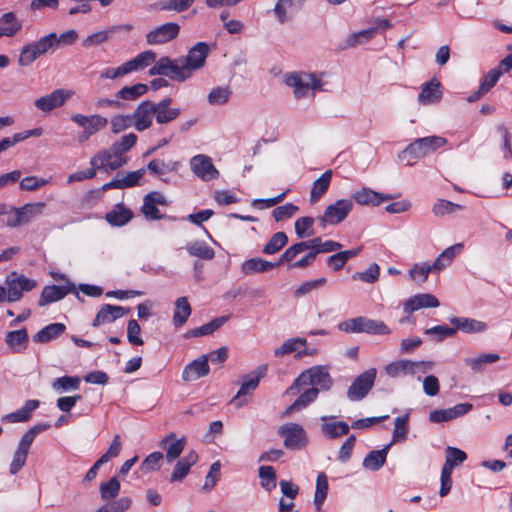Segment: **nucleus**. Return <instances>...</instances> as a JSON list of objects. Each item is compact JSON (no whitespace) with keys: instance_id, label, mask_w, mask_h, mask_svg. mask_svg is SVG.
Instances as JSON below:
<instances>
[{"instance_id":"5701e85b","label":"nucleus","mask_w":512,"mask_h":512,"mask_svg":"<svg viewBox=\"0 0 512 512\" xmlns=\"http://www.w3.org/2000/svg\"><path fill=\"white\" fill-rule=\"evenodd\" d=\"M172 99L165 97L158 103L153 102L154 116L158 124H167L175 120L181 113L177 107H170Z\"/></svg>"},{"instance_id":"0eeeda50","label":"nucleus","mask_w":512,"mask_h":512,"mask_svg":"<svg viewBox=\"0 0 512 512\" xmlns=\"http://www.w3.org/2000/svg\"><path fill=\"white\" fill-rule=\"evenodd\" d=\"M266 372L267 366L261 365L242 377L240 389L231 401L237 408L249 402L250 399L247 396L258 387L260 379L266 375Z\"/></svg>"},{"instance_id":"a19ab883","label":"nucleus","mask_w":512,"mask_h":512,"mask_svg":"<svg viewBox=\"0 0 512 512\" xmlns=\"http://www.w3.org/2000/svg\"><path fill=\"white\" fill-rule=\"evenodd\" d=\"M66 330V326L63 323H52L41 330H39L34 336L33 341L36 343H47L63 334Z\"/></svg>"},{"instance_id":"ea45409f","label":"nucleus","mask_w":512,"mask_h":512,"mask_svg":"<svg viewBox=\"0 0 512 512\" xmlns=\"http://www.w3.org/2000/svg\"><path fill=\"white\" fill-rule=\"evenodd\" d=\"M463 248V243H456L444 249L434 260L435 267L438 268L440 272L449 267L457 255L462 252Z\"/></svg>"},{"instance_id":"cd10ccee","label":"nucleus","mask_w":512,"mask_h":512,"mask_svg":"<svg viewBox=\"0 0 512 512\" xmlns=\"http://www.w3.org/2000/svg\"><path fill=\"white\" fill-rule=\"evenodd\" d=\"M198 461V455L195 451H190L183 458L177 461L170 476V482H180L188 474L192 466Z\"/></svg>"},{"instance_id":"6e6552de","label":"nucleus","mask_w":512,"mask_h":512,"mask_svg":"<svg viewBox=\"0 0 512 512\" xmlns=\"http://www.w3.org/2000/svg\"><path fill=\"white\" fill-rule=\"evenodd\" d=\"M7 301L21 300L24 292H29L37 286V281L16 272L10 273L5 279Z\"/></svg>"},{"instance_id":"473e14b6","label":"nucleus","mask_w":512,"mask_h":512,"mask_svg":"<svg viewBox=\"0 0 512 512\" xmlns=\"http://www.w3.org/2000/svg\"><path fill=\"white\" fill-rule=\"evenodd\" d=\"M28 341V332L25 328L9 331L5 336V343L14 353L25 351Z\"/></svg>"},{"instance_id":"338daca9","label":"nucleus","mask_w":512,"mask_h":512,"mask_svg":"<svg viewBox=\"0 0 512 512\" xmlns=\"http://www.w3.org/2000/svg\"><path fill=\"white\" fill-rule=\"evenodd\" d=\"M259 477L261 479V486L266 491L270 492L276 487V474L272 466H261L259 468Z\"/></svg>"},{"instance_id":"f8f14e48","label":"nucleus","mask_w":512,"mask_h":512,"mask_svg":"<svg viewBox=\"0 0 512 512\" xmlns=\"http://www.w3.org/2000/svg\"><path fill=\"white\" fill-rule=\"evenodd\" d=\"M278 434L283 438L284 446L290 450H300L308 442L306 431L297 423L281 425Z\"/></svg>"},{"instance_id":"c85d7f7f","label":"nucleus","mask_w":512,"mask_h":512,"mask_svg":"<svg viewBox=\"0 0 512 512\" xmlns=\"http://www.w3.org/2000/svg\"><path fill=\"white\" fill-rule=\"evenodd\" d=\"M442 98L441 83L437 79H431L422 87L418 95L419 103L423 105H431L438 103Z\"/></svg>"},{"instance_id":"6ab92c4d","label":"nucleus","mask_w":512,"mask_h":512,"mask_svg":"<svg viewBox=\"0 0 512 512\" xmlns=\"http://www.w3.org/2000/svg\"><path fill=\"white\" fill-rule=\"evenodd\" d=\"M134 127L137 131L142 132L150 128L153 124L154 109L153 102H141L132 113Z\"/></svg>"},{"instance_id":"79ce46f5","label":"nucleus","mask_w":512,"mask_h":512,"mask_svg":"<svg viewBox=\"0 0 512 512\" xmlns=\"http://www.w3.org/2000/svg\"><path fill=\"white\" fill-rule=\"evenodd\" d=\"M132 217L133 213L129 208L123 205H116L106 214L105 219L113 226H123L127 224Z\"/></svg>"},{"instance_id":"f257e3e1","label":"nucleus","mask_w":512,"mask_h":512,"mask_svg":"<svg viewBox=\"0 0 512 512\" xmlns=\"http://www.w3.org/2000/svg\"><path fill=\"white\" fill-rule=\"evenodd\" d=\"M285 84L293 90L296 99L314 97L317 91L322 90V80L315 73L298 71L285 75Z\"/></svg>"},{"instance_id":"7c9ffc66","label":"nucleus","mask_w":512,"mask_h":512,"mask_svg":"<svg viewBox=\"0 0 512 512\" xmlns=\"http://www.w3.org/2000/svg\"><path fill=\"white\" fill-rule=\"evenodd\" d=\"M279 266L277 262H270L260 257L250 258L241 264V272L244 275L255 273H264L271 271Z\"/></svg>"},{"instance_id":"aec40b11","label":"nucleus","mask_w":512,"mask_h":512,"mask_svg":"<svg viewBox=\"0 0 512 512\" xmlns=\"http://www.w3.org/2000/svg\"><path fill=\"white\" fill-rule=\"evenodd\" d=\"M129 311V308H125L122 306L103 304L100 306L96 314V317L93 320L92 325L94 327H99L105 324L112 323L115 320L120 319L126 314H128Z\"/></svg>"},{"instance_id":"4c0bfd02","label":"nucleus","mask_w":512,"mask_h":512,"mask_svg":"<svg viewBox=\"0 0 512 512\" xmlns=\"http://www.w3.org/2000/svg\"><path fill=\"white\" fill-rule=\"evenodd\" d=\"M185 249L190 256L197 257L202 260H212L215 252L205 241L193 240L185 245Z\"/></svg>"},{"instance_id":"4be33fe9","label":"nucleus","mask_w":512,"mask_h":512,"mask_svg":"<svg viewBox=\"0 0 512 512\" xmlns=\"http://www.w3.org/2000/svg\"><path fill=\"white\" fill-rule=\"evenodd\" d=\"M439 305V300L434 295L419 293L404 301L403 310L405 313H412L423 308H437Z\"/></svg>"},{"instance_id":"ddd939ff","label":"nucleus","mask_w":512,"mask_h":512,"mask_svg":"<svg viewBox=\"0 0 512 512\" xmlns=\"http://www.w3.org/2000/svg\"><path fill=\"white\" fill-rule=\"evenodd\" d=\"M192 173L204 182L216 180L219 177V171L214 166L212 158L205 154H197L189 161Z\"/></svg>"},{"instance_id":"3c124183","label":"nucleus","mask_w":512,"mask_h":512,"mask_svg":"<svg viewBox=\"0 0 512 512\" xmlns=\"http://www.w3.org/2000/svg\"><path fill=\"white\" fill-rule=\"evenodd\" d=\"M81 380L77 376H63L52 382V388L58 393L74 391L79 389Z\"/></svg>"},{"instance_id":"39448f33","label":"nucleus","mask_w":512,"mask_h":512,"mask_svg":"<svg viewBox=\"0 0 512 512\" xmlns=\"http://www.w3.org/2000/svg\"><path fill=\"white\" fill-rule=\"evenodd\" d=\"M338 328L347 333H367L372 335H388L391 333V329L383 321L361 316L340 323Z\"/></svg>"},{"instance_id":"2f4dec72","label":"nucleus","mask_w":512,"mask_h":512,"mask_svg":"<svg viewBox=\"0 0 512 512\" xmlns=\"http://www.w3.org/2000/svg\"><path fill=\"white\" fill-rule=\"evenodd\" d=\"M430 273H440L439 269L435 267L434 261L431 264L429 262L415 263L408 271L409 278L418 284L425 283Z\"/></svg>"},{"instance_id":"20e7f679","label":"nucleus","mask_w":512,"mask_h":512,"mask_svg":"<svg viewBox=\"0 0 512 512\" xmlns=\"http://www.w3.org/2000/svg\"><path fill=\"white\" fill-rule=\"evenodd\" d=\"M319 387L322 390H328L332 386V379L323 366H314L302 372L294 383L286 390L287 394H296L302 386Z\"/></svg>"},{"instance_id":"4468645a","label":"nucleus","mask_w":512,"mask_h":512,"mask_svg":"<svg viewBox=\"0 0 512 512\" xmlns=\"http://www.w3.org/2000/svg\"><path fill=\"white\" fill-rule=\"evenodd\" d=\"M180 26L175 22H167L157 26L145 35V41L148 45H163L178 37Z\"/></svg>"},{"instance_id":"a211bd4d","label":"nucleus","mask_w":512,"mask_h":512,"mask_svg":"<svg viewBox=\"0 0 512 512\" xmlns=\"http://www.w3.org/2000/svg\"><path fill=\"white\" fill-rule=\"evenodd\" d=\"M321 432L328 439H337L345 436L350 431V426L344 422L336 420L335 416L324 415L320 417Z\"/></svg>"},{"instance_id":"e2e57ef3","label":"nucleus","mask_w":512,"mask_h":512,"mask_svg":"<svg viewBox=\"0 0 512 512\" xmlns=\"http://www.w3.org/2000/svg\"><path fill=\"white\" fill-rule=\"evenodd\" d=\"M410 360L402 359L385 366V372L392 378L409 375Z\"/></svg>"},{"instance_id":"680f3d73","label":"nucleus","mask_w":512,"mask_h":512,"mask_svg":"<svg viewBox=\"0 0 512 512\" xmlns=\"http://www.w3.org/2000/svg\"><path fill=\"white\" fill-rule=\"evenodd\" d=\"M227 321V317H218L200 327L191 330L188 335L191 337H200L212 334Z\"/></svg>"},{"instance_id":"774afa93","label":"nucleus","mask_w":512,"mask_h":512,"mask_svg":"<svg viewBox=\"0 0 512 512\" xmlns=\"http://www.w3.org/2000/svg\"><path fill=\"white\" fill-rule=\"evenodd\" d=\"M120 491V482L116 477H112L109 481L100 485V495L103 500L114 499Z\"/></svg>"},{"instance_id":"c9c22d12","label":"nucleus","mask_w":512,"mask_h":512,"mask_svg":"<svg viewBox=\"0 0 512 512\" xmlns=\"http://www.w3.org/2000/svg\"><path fill=\"white\" fill-rule=\"evenodd\" d=\"M391 445L392 443L386 445L383 449L369 452L363 459V467L371 471L380 470L386 462L387 454Z\"/></svg>"},{"instance_id":"052dcab7","label":"nucleus","mask_w":512,"mask_h":512,"mask_svg":"<svg viewBox=\"0 0 512 512\" xmlns=\"http://www.w3.org/2000/svg\"><path fill=\"white\" fill-rule=\"evenodd\" d=\"M169 73L170 74H167V77L178 82H183L192 77V74L187 68L185 62L180 63L179 60L172 59V64L170 65Z\"/></svg>"},{"instance_id":"37998d69","label":"nucleus","mask_w":512,"mask_h":512,"mask_svg":"<svg viewBox=\"0 0 512 512\" xmlns=\"http://www.w3.org/2000/svg\"><path fill=\"white\" fill-rule=\"evenodd\" d=\"M30 447L31 445L20 439L9 467V472L12 475L18 473L25 465Z\"/></svg>"},{"instance_id":"1a4fd4ad","label":"nucleus","mask_w":512,"mask_h":512,"mask_svg":"<svg viewBox=\"0 0 512 512\" xmlns=\"http://www.w3.org/2000/svg\"><path fill=\"white\" fill-rule=\"evenodd\" d=\"M129 158L122 155L111 146L108 150H102L90 159V165L98 170L113 171L127 164Z\"/></svg>"},{"instance_id":"72a5a7b5","label":"nucleus","mask_w":512,"mask_h":512,"mask_svg":"<svg viewBox=\"0 0 512 512\" xmlns=\"http://www.w3.org/2000/svg\"><path fill=\"white\" fill-rule=\"evenodd\" d=\"M157 58V55L152 50H145L137 54L134 58L125 62L128 73L137 72L151 66Z\"/></svg>"},{"instance_id":"393cba45","label":"nucleus","mask_w":512,"mask_h":512,"mask_svg":"<svg viewBox=\"0 0 512 512\" xmlns=\"http://www.w3.org/2000/svg\"><path fill=\"white\" fill-rule=\"evenodd\" d=\"M73 289V284L67 285H48L45 286L39 298V306L43 307L50 303L62 300Z\"/></svg>"},{"instance_id":"0e129e2a","label":"nucleus","mask_w":512,"mask_h":512,"mask_svg":"<svg viewBox=\"0 0 512 512\" xmlns=\"http://www.w3.org/2000/svg\"><path fill=\"white\" fill-rule=\"evenodd\" d=\"M111 131L114 134H119L126 129L134 126L132 114H118L110 119Z\"/></svg>"},{"instance_id":"864d4df0","label":"nucleus","mask_w":512,"mask_h":512,"mask_svg":"<svg viewBox=\"0 0 512 512\" xmlns=\"http://www.w3.org/2000/svg\"><path fill=\"white\" fill-rule=\"evenodd\" d=\"M463 209V206L445 199H437L432 206V213L435 217L441 218Z\"/></svg>"},{"instance_id":"69168bd1","label":"nucleus","mask_w":512,"mask_h":512,"mask_svg":"<svg viewBox=\"0 0 512 512\" xmlns=\"http://www.w3.org/2000/svg\"><path fill=\"white\" fill-rule=\"evenodd\" d=\"M146 174V169L141 168L136 171L129 172L123 176H118L121 189L138 186Z\"/></svg>"},{"instance_id":"49530a36","label":"nucleus","mask_w":512,"mask_h":512,"mask_svg":"<svg viewBox=\"0 0 512 512\" xmlns=\"http://www.w3.org/2000/svg\"><path fill=\"white\" fill-rule=\"evenodd\" d=\"M467 459V454L456 447L448 446L445 449V463L442 469L453 472V469L461 465Z\"/></svg>"},{"instance_id":"f03ea898","label":"nucleus","mask_w":512,"mask_h":512,"mask_svg":"<svg viewBox=\"0 0 512 512\" xmlns=\"http://www.w3.org/2000/svg\"><path fill=\"white\" fill-rule=\"evenodd\" d=\"M447 139L441 136H427L414 140L404 150H402L398 158L401 161H406V165L412 166L414 160L423 158L439 148L447 144Z\"/></svg>"},{"instance_id":"a18cd8bd","label":"nucleus","mask_w":512,"mask_h":512,"mask_svg":"<svg viewBox=\"0 0 512 512\" xmlns=\"http://www.w3.org/2000/svg\"><path fill=\"white\" fill-rule=\"evenodd\" d=\"M38 406V400H28L26 401L24 406L18 409L17 411L5 415L4 420H7L11 423L25 422L28 419H30L31 413L36 408H38Z\"/></svg>"},{"instance_id":"9d476101","label":"nucleus","mask_w":512,"mask_h":512,"mask_svg":"<svg viewBox=\"0 0 512 512\" xmlns=\"http://www.w3.org/2000/svg\"><path fill=\"white\" fill-rule=\"evenodd\" d=\"M71 120L76 125L83 128L82 133L79 135V142H85L89 140L92 135L105 128L108 123L107 118L99 114L86 116L80 113H76L71 116Z\"/></svg>"},{"instance_id":"5fc2aeb1","label":"nucleus","mask_w":512,"mask_h":512,"mask_svg":"<svg viewBox=\"0 0 512 512\" xmlns=\"http://www.w3.org/2000/svg\"><path fill=\"white\" fill-rule=\"evenodd\" d=\"M409 413L397 417L394 420V429L392 434V443L405 441L409 432Z\"/></svg>"},{"instance_id":"bb28decb","label":"nucleus","mask_w":512,"mask_h":512,"mask_svg":"<svg viewBox=\"0 0 512 512\" xmlns=\"http://www.w3.org/2000/svg\"><path fill=\"white\" fill-rule=\"evenodd\" d=\"M186 445L184 437L176 439L175 433H169L160 442V446L165 450L166 460L171 463L176 460L183 452Z\"/></svg>"},{"instance_id":"58836bf2","label":"nucleus","mask_w":512,"mask_h":512,"mask_svg":"<svg viewBox=\"0 0 512 512\" xmlns=\"http://www.w3.org/2000/svg\"><path fill=\"white\" fill-rule=\"evenodd\" d=\"M329 490L328 478L324 472L317 475L313 503L317 512L323 511V505Z\"/></svg>"},{"instance_id":"09e8293b","label":"nucleus","mask_w":512,"mask_h":512,"mask_svg":"<svg viewBox=\"0 0 512 512\" xmlns=\"http://www.w3.org/2000/svg\"><path fill=\"white\" fill-rule=\"evenodd\" d=\"M46 204L44 202L27 203L19 207L23 225L43 214Z\"/></svg>"},{"instance_id":"6e6d98bb","label":"nucleus","mask_w":512,"mask_h":512,"mask_svg":"<svg viewBox=\"0 0 512 512\" xmlns=\"http://www.w3.org/2000/svg\"><path fill=\"white\" fill-rule=\"evenodd\" d=\"M500 359V356L495 353L482 354L474 358H466L465 364L475 372H481L486 364H491Z\"/></svg>"},{"instance_id":"c03bdc74","label":"nucleus","mask_w":512,"mask_h":512,"mask_svg":"<svg viewBox=\"0 0 512 512\" xmlns=\"http://www.w3.org/2000/svg\"><path fill=\"white\" fill-rule=\"evenodd\" d=\"M192 312L191 306L186 297H179L175 301L173 314V324L175 327H181L186 323Z\"/></svg>"},{"instance_id":"c756f323","label":"nucleus","mask_w":512,"mask_h":512,"mask_svg":"<svg viewBox=\"0 0 512 512\" xmlns=\"http://www.w3.org/2000/svg\"><path fill=\"white\" fill-rule=\"evenodd\" d=\"M23 27V22L14 12H6L0 16V38L14 37Z\"/></svg>"},{"instance_id":"f3484780","label":"nucleus","mask_w":512,"mask_h":512,"mask_svg":"<svg viewBox=\"0 0 512 512\" xmlns=\"http://www.w3.org/2000/svg\"><path fill=\"white\" fill-rule=\"evenodd\" d=\"M209 53V45L205 42H198L189 49L184 62L192 75L205 66Z\"/></svg>"},{"instance_id":"f704fd0d","label":"nucleus","mask_w":512,"mask_h":512,"mask_svg":"<svg viewBox=\"0 0 512 512\" xmlns=\"http://www.w3.org/2000/svg\"><path fill=\"white\" fill-rule=\"evenodd\" d=\"M306 344H307V341L305 338H301V337L289 338L286 341H284V343L281 346L277 347L274 350V355L276 357H283L287 354L298 351L297 357H303L305 355H308V352L306 350L299 351V349L302 347H305Z\"/></svg>"},{"instance_id":"4d7b16f0","label":"nucleus","mask_w":512,"mask_h":512,"mask_svg":"<svg viewBox=\"0 0 512 512\" xmlns=\"http://www.w3.org/2000/svg\"><path fill=\"white\" fill-rule=\"evenodd\" d=\"M288 242V237L284 232H277L269 239L263 247L262 252L266 255H273L279 252Z\"/></svg>"},{"instance_id":"bf43d9fd","label":"nucleus","mask_w":512,"mask_h":512,"mask_svg":"<svg viewBox=\"0 0 512 512\" xmlns=\"http://www.w3.org/2000/svg\"><path fill=\"white\" fill-rule=\"evenodd\" d=\"M377 28L364 29L350 34L346 39L347 47H355L364 44L375 37Z\"/></svg>"},{"instance_id":"603ef678","label":"nucleus","mask_w":512,"mask_h":512,"mask_svg":"<svg viewBox=\"0 0 512 512\" xmlns=\"http://www.w3.org/2000/svg\"><path fill=\"white\" fill-rule=\"evenodd\" d=\"M231 94L229 86H218L211 89L208 93L207 101L212 106H221L229 101Z\"/></svg>"},{"instance_id":"de8ad7c7","label":"nucleus","mask_w":512,"mask_h":512,"mask_svg":"<svg viewBox=\"0 0 512 512\" xmlns=\"http://www.w3.org/2000/svg\"><path fill=\"white\" fill-rule=\"evenodd\" d=\"M319 389L316 387L308 388L287 408V413L299 411L312 403L318 396Z\"/></svg>"},{"instance_id":"8fccbe9b","label":"nucleus","mask_w":512,"mask_h":512,"mask_svg":"<svg viewBox=\"0 0 512 512\" xmlns=\"http://www.w3.org/2000/svg\"><path fill=\"white\" fill-rule=\"evenodd\" d=\"M148 90V86L143 83H137L132 86H125L116 92V98L122 100L133 101L144 95Z\"/></svg>"},{"instance_id":"2eb2a0df","label":"nucleus","mask_w":512,"mask_h":512,"mask_svg":"<svg viewBox=\"0 0 512 512\" xmlns=\"http://www.w3.org/2000/svg\"><path fill=\"white\" fill-rule=\"evenodd\" d=\"M376 377V369L370 368L360 374L350 385L347 391V397L351 401L363 399L371 390Z\"/></svg>"},{"instance_id":"a878e982","label":"nucleus","mask_w":512,"mask_h":512,"mask_svg":"<svg viewBox=\"0 0 512 512\" xmlns=\"http://www.w3.org/2000/svg\"><path fill=\"white\" fill-rule=\"evenodd\" d=\"M449 321L454 326V329H456V332L461 331L466 334H477L483 333L488 329L486 322L469 317H451Z\"/></svg>"},{"instance_id":"9b49d317","label":"nucleus","mask_w":512,"mask_h":512,"mask_svg":"<svg viewBox=\"0 0 512 512\" xmlns=\"http://www.w3.org/2000/svg\"><path fill=\"white\" fill-rule=\"evenodd\" d=\"M75 92L67 88H59L51 93L43 95L34 101V106L43 113H50L54 109L61 108Z\"/></svg>"},{"instance_id":"412c9836","label":"nucleus","mask_w":512,"mask_h":512,"mask_svg":"<svg viewBox=\"0 0 512 512\" xmlns=\"http://www.w3.org/2000/svg\"><path fill=\"white\" fill-rule=\"evenodd\" d=\"M392 199L389 194L380 193L371 188L364 187L352 194V201L361 206H379L383 202Z\"/></svg>"},{"instance_id":"423d86ee","label":"nucleus","mask_w":512,"mask_h":512,"mask_svg":"<svg viewBox=\"0 0 512 512\" xmlns=\"http://www.w3.org/2000/svg\"><path fill=\"white\" fill-rule=\"evenodd\" d=\"M353 207L351 199H338L325 208L323 213L317 217V221L322 228L328 225H338L349 216Z\"/></svg>"},{"instance_id":"7ed1b4c3","label":"nucleus","mask_w":512,"mask_h":512,"mask_svg":"<svg viewBox=\"0 0 512 512\" xmlns=\"http://www.w3.org/2000/svg\"><path fill=\"white\" fill-rule=\"evenodd\" d=\"M56 49V33L51 32L40 37L37 41L25 44L20 50L18 64L21 67H28L39 57Z\"/></svg>"},{"instance_id":"e433bc0d","label":"nucleus","mask_w":512,"mask_h":512,"mask_svg":"<svg viewBox=\"0 0 512 512\" xmlns=\"http://www.w3.org/2000/svg\"><path fill=\"white\" fill-rule=\"evenodd\" d=\"M333 172L332 170H326L319 178H317L313 184L310 191V201L311 203H316L320 200V198L328 191L331 180H332Z\"/></svg>"},{"instance_id":"dca6fc26","label":"nucleus","mask_w":512,"mask_h":512,"mask_svg":"<svg viewBox=\"0 0 512 512\" xmlns=\"http://www.w3.org/2000/svg\"><path fill=\"white\" fill-rule=\"evenodd\" d=\"M169 201L163 193L159 191L149 192L144 196L141 211L144 216L149 220H160L163 215L160 213L157 206H168Z\"/></svg>"},{"instance_id":"13d9d810","label":"nucleus","mask_w":512,"mask_h":512,"mask_svg":"<svg viewBox=\"0 0 512 512\" xmlns=\"http://www.w3.org/2000/svg\"><path fill=\"white\" fill-rule=\"evenodd\" d=\"M178 167H179V162H176V161L165 162L164 160H160V159H153L147 165V169L155 175H163L168 172L176 171L178 169Z\"/></svg>"},{"instance_id":"b1692460","label":"nucleus","mask_w":512,"mask_h":512,"mask_svg":"<svg viewBox=\"0 0 512 512\" xmlns=\"http://www.w3.org/2000/svg\"><path fill=\"white\" fill-rule=\"evenodd\" d=\"M210 367L207 362V356H200L185 366L182 372V379L190 382L208 375Z\"/></svg>"}]
</instances>
